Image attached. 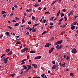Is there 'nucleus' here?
<instances>
[{
    "label": "nucleus",
    "mask_w": 78,
    "mask_h": 78,
    "mask_svg": "<svg viewBox=\"0 0 78 78\" xmlns=\"http://www.w3.org/2000/svg\"><path fill=\"white\" fill-rule=\"evenodd\" d=\"M28 50V48H25L23 49H22L21 51V53H23L25 52L26 51H27V50Z\"/></svg>",
    "instance_id": "f257e3e1"
},
{
    "label": "nucleus",
    "mask_w": 78,
    "mask_h": 78,
    "mask_svg": "<svg viewBox=\"0 0 78 78\" xmlns=\"http://www.w3.org/2000/svg\"><path fill=\"white\" fill-rule=\"evenodd\" d=\"M62 42V40H61L59 41H57L55 43V45H58V44H60Z\"/></svg>",
    "instance_id": "f03ea898"
},
{
    "label": "nucleus",
    "mask_w": 78,
    "mask_h": 78,
    "mask_svg": "<svg viewBox=\"0 0 78 78\" xmlns=\"http://www.w3.org/2000/svg\"><path fill=\"white\" fill-rule=\"evenodd\" d=\"M76 49L75 48L73 49L71 51L72 53H74V54H75V53H76Z\"/></svg>",
    "instance_id": "7ed1b4c3"
},
{
    "label": "nucleus",
    "mask_w": 78,
    "mask_h": 78,
    "mask_svg": "<svg viewBox=\"0 0 78 78\" xmlns=\"http://www.w3.org/2000/svg\"><path fill=\"white\" fill-rule=\"evenodd\" d=\"M74 12V11H73L72 10L70 12V13L68 14V16H70V15H73V12Z\"/></svg>",
    "instance_id": "20e7f679"
},
{
    "label": "nucleus",
    "mask_w": 78,
    "mask_h": 78,
    "mask_svg": "<svg viewBox=\"0 0 78 78\" xmlns=\"http://www.w3.org/2000/svg\"><path fill=\"white\" fill-rule=\"evenodd\" d=\"M42 58V57L41 56H37L34 58V59H41Z\"/></svg>",
    "instance_id": "39448f33"
},
{
    "label": "nucleus",
    "mask_w": 78,
    "mask_h": 78,
    "mask_svg": "<svg viewBox=\"0 0 78 78\" xmlns=\"http://www.w3.org/2000/svg\"><path fill=\"white\" fill-rule=\"evenodd\" d=\"M51 45V44L49 43H47L45 45V47H48L50 45Z\"/></svg>",
    "instance_id": "423d86ee"
},
{
    "label": "nucleus",
    "mask_w": 78,
    "mask_h": 78,
    "mask_svg": "<svg viewBox=\"0 0 78 78\" xmlns=\"http://www.w3.org/2000/svg\"><path fill=\"white\" fill-rule=\"evenodd\" d=\"M77 22H78L77 21L71 23V26H73V25H75L76 24V23H77Z\"/></svg>",
    "instance_id": "0eeeda50"
},
{
    "label": "nucleus",
    "mask_w": 78,
    "mask_h": 78,
    "mask_svg": "<svg viewBox=\"0 0 78 78\" xmlns=\"http://www.w3.org/2000/svg\"><path fill=\"white\" fill-rule=\"evenodd\" d=\"M60 12H61V10H58V12L57 13L56 15V17H58L59 15V14H60Z\"/></svg>",
    "instance_id": "6e6552de"
},
{
    "label": "nucleus",
    "mask_w": 78,
    "mask_h": 78,
    "mask_svg": "<svg viewBox=\"0 0 78 78\" xmlns=\"http://www.w3.org/2000/svg\"><path fill=\"white\" fill-rule=\"evenodd\" d=\"M21 41H19V40H17V42L16 43V44H21Z\"/></svg>",
    "instance_id": "1a4fd4ad"
},
{
    "label": "nucleus",
    "mask_w": 78,
    "mask_h": 78,
    "mask_svg": "<svg viewBox=\"0 0 78 78\" xmlns=\"http://www.w3.org/2000/svg\"><path fill=\"white\" fill-rule=\"evenodd\" d=\"M54 50V48H52L50 50H49V53H51L52 52V51Z\"/></svg>",
    "instance_id": "9d476101"
},
{
    "label": "nucleus",
    "mask_w": 78,
    "mask_h": 78,
    "mask_svg": "<svg viewBox=\"0 0 78 78\" xmlns=\"http://www.w3.org/2000/svg\"><path fill=\"white\" fill-rule=\"evenodd\" d=\"M7 62H8V60H6L5 58L3 61L4 63H5V64H6V63H7Z\"/></svg>",
    "instance_id": "9b49d317"
},
{
    "label": "nucleus",
    "mask_w": 78,
    "mask_h": 78,
    "mask_svg": "<svg viewBox=\"0 0 78 78\" xmlns=\"http://www.w3.org/2000/svg\"><path fill=\"white\" fill-rule=\"evenodd\" d=\"M12 53V51H10L7 54V55H8V56L11 55Z\"/></svg>",
    "instance_id": "f8f14e48"
},
{
    "label": "nucleus",
    "mask_w": 78,
    "mask_h": 78,
    "mask_svg": "<svg viewBox=\"0 0 78 78\" xmlns=\"http://www.w3.org/2000/svg\"><path fill=\"white\" fill-rule=\"evenodd\" d=\"M32 66H34L35 68H37V65L36 64H32Z\"/></svg>",
    "instance_id": "ddd939ff"
},
{
    "label": "nucleus",
    "mask_w": 78,
    "mask_h": 78,
    "mask_svg": "<svg viewBox=\"0 0 78 78\" xmlns=\"http://www.w3.org/2000/svg\"><path fill=\"white\" fill-rule=\"evenodd\" d=\"M27 67H28V69H31V66L30 65H27Z\"/></svg>",
    "instance_id": "4468645a"
},
{
    "label": "nucleus",
    "mask_w": 78,
    "mask_h": 78,
    "mask_svg": "<svg viewBox=\"0 0 78 78\" xmlns=\"http://www.w3.org/2000/svg\"><path fill=\"white\" fill-rule=\"evenodd\" d=\"M5 58L4 57H3L2 58L1 60V62H3L4 61V60H5Z\"/></svg>",
    "instance_id": "2eb2a0df"
},
{
    "label": "nucleus",
    "mask_w": 78,
    "mask_h": 78,
    "mask_svg": "<svg viewBox=\"0 0 78 78\" xmlns=\"http://www.w3.org/2000/svg\"><path fill=\"white\" fill-rule=\"evenodd\" d=\"M6 51L7 53H8V52H9V51H10V49L9 48V49H6Z\"/></svg>",
    "instance_id": "dca6fc26"
},
{
    "label": "nucleus",
    "mask_w": 78,
    "mask_h": 78,
    "mask_svg": "<svg viewBox=\"0 0 78 78\" xmlns=\"http://www.w3.org/2000/svg\"><path fill=\"white\" fill-rule=\"evenodd\" d=\"M32 10L31 9H27V10L26 11L27 12H31L32 11Z\"/></svg>",
    "instance_id": "f3484780"
},
{
    "label": "nucleus",
    "mask_w": 78,
    "mask_h": 78,
    "mask_svg": "<svg viewBox=\"0 0 78 78\" xmlns=\"http://www.w3.org/2000/svg\"><path fill=\"white\" fill-rule=\"evenodd\" d=\"M75 28V26H72L71 27V30H74Z\"/></svg>",
    "instance_id": "a211bd4d"
},
{
    "label": "nucleus",
    "mask_w": 78,
    "mask_h": 78,
    "mask_svg": "<svg viewBox=\"0 0 78 78\" xmlns=\"http://www.w3.org/2000/svg\"><path fill=\"white\" fill-rule=\"evenodd\" d=\"M30 53H34L36 51H30Z\"/></svg>",
    "instance_id": "6ab92c4d"
},
{
    "label": "nucleus",
    "mask_w": 78,
    "mask_h": 78,
    "mask_svg": "<svg viewBox=\"0 0 78 78\" xmlns=\"http://www.w3.org/2000/svg\"><path fill=\"white\" fill-rule=\"evenodd\" d=\"M66 66V63L64 62V63H62V66L65 67Z\"/></svg>",
    "instance_id": "aec40b11"
},
{
    "label": "nucleus",
    "mask_w": 78,
    "mask_h": 78,
    "mask_svg": "<svg viewBox=\"0 0 78 78\" xmlns=\"http://www.w3.org/2000/svg\"><path fill=\"white\" fill-rule=\"evenodd\" d=\"M56 69V67H55V65H54L52 66V70H54V69Z\"/></svg>",
    "instance_id": "412c9836"
},
{
    "label": "nucleus",
    "mask_w": 78,
    "mask_h": 78,
    "mask_svg": "<svg viewBox=\"0 0 78 78\" xmlns=\"http://www.w3.org/2000/svg\"><path fill=\"white\" fill-rule=\"evenodd\" d=\"M70 75L71 76H74V74L71 73L70 74Z\"/></svg>",
    "instance_id": "4be33fe9"
},
{
    "label": "nucleus",
    "mask_w": 78,
    "mask_h": 78,
    "mask_svg": "<svg viewBox=\"0 0 78 78\" xmlns=\"http://www.w3.org/2000/svg\"><path fill=\"white\" fill-rule=\"evenodd\" d=\"M23 69H27V67L26 66L23 65Z\"/></svg>",
    "instance_id": "5701e85b"
},
{
    "label": "nucleus",
    "mask_w": 78,
    "mask_h": 78,
    "mask_svg": "<svg viewBox=\"0 0 78 78\" xmlns=\"http://www.w3.org/2000/svg\"><path fill=\"white\" fill-rule=\"evenodd\" d=\"M62 48V45H61L60 46V47H59L58 48H57V50H59Z\"/></svg>",
    "instance_id": "b1692460"
},
{
    "label": "nucleus",
    "mask_w": 78,
    "mask_h": 78,
    "mask_svg": "<svg viewBox=\"0 0 78 78\" xmlns=\"http://www.w3.org/2000/svg\"><path fill=\"white\" fill-rule=\"evenodd\" d=\"M5 55H6V54H3L1 57V58H2L4 56H5Z\"/></svg>",
    "instance_id": "393cba45"
},
{
    "label": "nucleus",
    "mask_w": 78,
    "mask_h": 78,
    "mask_svg": "<svg viewBox=\"0 0 78 78\" xmlns=\"http://www.w3.org/2000/svg\"><path fill=\"white\" fill-rule=\"evenodd\" d=\"M54 18V17H52L51 18H50V22H51V21H52V20H53V18Z\"/></svg>",
    "instance_id": "a878e982"
},
{
    "label": "nucleus",
    "mask_w": 78,
    "mask_h": 78,
    "mask_svg": "<svg viewBox=\"0 0 78 78\" xmlns=\"http://www.w3.org/2000/svg\"><path fill=\"white\" fill-rule=\"evenodd\" d=\"M9 32H7L5 33V35H6L7 36H8V35H9Z\"/></svg>",
    "instance_id": "bb28decb"
},
{
    "label": "nucleus",
    "mask_w": 78,
    "mask_h": 78,
    "mask_svg": "<svg viewBox=\"0 0 78 78\" xmlns=\"http://www.w3.org/2000/svg\"><path fill=\"white\" fill-rule=\"evenodd\" d=\"M55 68H58V66H59V65L57 64L56 65H55Z\"/></svg>",
    "instance_id": "cd10ccee"
},
{
    "label": "nucleus",
    "mask_w": 78,
    "mask_h": 78,
    "mask_svg": "<svg viewBox=\"0 0 78 78\" xmlns=\"http://www.w3.org/2000/svg\"><path fill=\"white\" fill-rule=\"evenodd\" d=\"M22 23H25V20L24 18H23L22 20Z\"/></svg>",
    "instance_id": "c85d7f7f"
},
{
    "label": "nucleus",
    "mask_w": 78,
    "mask_h": 78,
    "mask_svg": "<svg viewBox=\"0 0 78 78\" xmlns=\"http://www.w3.org/2000/svg\"><path fill=\"white\" fill-rule=\"evenodd\" d=\"M32 20H34L36 18H35V17L34 16H32Z\"/></svg>",
    "instance_id": "c756f323"
},
{
    "label": "nucleus",
    "mask_w": 78,
    "mask_h": 78,
    "mask_svg": "<svg viewBox=\"0 0 78 78\" xmlns=\"http://www.w3.org/2000/svg\"><path fill=\"white\" fill-rule=\"evenodd\" d=\"M19 25V23H16L14 24V26H18Z\"/></svg>",
    "instance_id": "7c9ffc66"
},
{
    "label": "nucleus",
    "mask_w": 78,
    "mask_h": 78,
    "mask_svg": "<svg viewBox=\"0 0 78 78\" xmlns=\"http://www.w3.org/2000/svg\"><path fill=\"white\" fill-rule=\"evenodd\" d=\"M39 24H40V23H39L38 24H35L33 25V26L34 27H36V26L38 25H39Z\"/></svg>",
    "instance_id": "2f4dec72"
},
{
    "label": "nucleus",
    "mask_w": 78,
    "mask_h": 78,
    "mask_svg": "<svg viewBox=\"0 0 78 78\" xmlns=\"http://www.w3.org/2000/svg\"><path fill=\"white\" fill-rule=\"evenodd\" d=\"M46 22V20H44L43 21H42V23H45Z\"/></svg>",
    "instance_id": "473e14b6"
},
{
    "label": "nucleus",
    "mask_w": 78,
    "mask_h": 78,
    "mask_svg": "<svg viewBox=\"0 0 78 78\" xmlns=\"http://www.w3.org/2000/svg\"><path fill=\"white\" fill-rule=\"evenodd\" d=\"M27 60V59H24L23 60H22L21 62H24V61H26Z\"/></svg>",
    "instance_id": "72a5a7b5"
},
{
    "label": "nucleus",
    "mask_w": 78,
    "mask_h": 78,
    "mask_svg": "<svg viewBox=\"0 0 78 78\" xmlns=\"http://www.w3.org/2000/svg\"><path fill=\"white\" fill-rule=\"evenodd\" d=\"M2 14H6V12H5V11H3L2 12Z\"/></svg>",
    "instance_id": "f704fd0d"
},
{
    "label": "nucleus",
    "mask_w": 78,
    "mask_h": 78,
    "mask_svg": "<svg viewBox=\"0 0 78 78\" xmlns=\"http://www.w3.org/2000/svg\"><path fill=\"white\" fill-rule=\"evenodd\" d=\"M39 4H35L34 5V6H35V7H36L37 6H39Z\"/></svg>",
    "instance_id": "c9c22d12"
},
{
    "label": "nucleus",
    "mask_w": 78,
    "mask_h": 78,
    "mask_svg": "<svg viewBox=\"0 0 78 78\" xmlns=\"http://www.w3.org/2000/svg\"><path fill=\"white\" fill-rule=\"evenodd\" d=\"M64 16V14L63 13H62L61 14V16L62 17H63V16Z\"/></svg>",
    "instance_id": "e433bc0d"
},
{
    "label": "nucleus",
    "mask_w": 78,
    "mask_h": 78,
    "mask_svg": "<svg viewBox=\"0 0 78 78\" xmlns=\"http://www.w3.org/2000/svg\"><path fill=\"white\" fill-rule=\"evenodd\" d=\"M63 19H64V18H62L59 20V22H62V20H63Z\"/></svg>",
    "instance_id": "4c0bfd02"
},
{
    "label": "nucleus",
    "mask_w": 78,
    "mask_h": 78,
    "mask_svg": "<svg viewBox=\"0 0 78 78\" xmlns=\"http://www.w3.org/2000/svg\"><path fill=\"white\" fill-rule=\"evenodd\" d=\"M52 64H55L56 63V62H55V61H53L52 62Z\"/></svg>",
    "instance_id": "58836bf2"
},
{
    "label": "nucleus",
    "mask_w": 78,
    "mask_h": 78,
    "mask_svg": "<svg viewBox=\"0 0 78 78\" xmlns=\"http://www.w3.org/2000/svg\"><path fill=\"white\" fill-rule=\"evenodd\" d=\"M46 33V31H44L42 34V35H44Z\"/></svg>",
    "instance_id": "ea45409f"
},
{
    "label": "nucleus",
    "mask_w": 78,
    "mask_h": 78,
    "mask_svg": "<svg viewBox=\"0 0 78 78\" xmlns=\"http://www.w3.org/2000/svg\"><path fill=\"white\" fill-rule=\"evenodd\" d=\"M66 32H65V31H63L62 33V34H65V33Z\"/></svg>",
    "instance_id": "a19ab883"
},
{
    "label": "nucleus",
    "mask_w": 78,
    "mask_h": 78,
    "mask_svg": "<svg viewBox=\"0 0 78 78\" xmlns=\"http://www.w3.org/2000/svg\"><path fill=\"white\" fill-rule=\"evenodd\" d=\"M64 18L65 19V21H67V17H66V16L64 17Z\"/></svg>",
    "instance_id": "79ce46f5"
},
{
    "label": "nucleus",
    "mask_w": 78,
    "mask_h": 78,
    "mask_svg": "<svg viewBox=\"0 0 78 78\" xmlns=\"http://www.w3.org/2000/svg\"><path fill=\"white\" fill-rule=\"evenodd\" d=\"M62 11H63V12H66V10L65 9H64L62 10Z\"/></svg>",
    "instance_id": "37998d69"
},
{
    "label": "nucleus",
    "mask_w": 78,
    "mask_h": 78,
    "mask_svg": "<svg viewBox=\"0 0 78 78\" xmlns=\"http://www.w3.org/2000/svg\"><path fill=\"white\" fill-rule=\"evenodd\" d=\"M7 28H9L10 29H12V27L10 26H8Z\"/></svg>",
    "instance_id": "c03bdc74"
},
{
    "label": "nucleus",
    "mask_w": 78,
    "mask_h": 78,
    "mask_svg": "<svg viewBox=\"0 0 78 78\" xmlns=\"http://www.w3.org/2000/svg\"><path fill=\"white\" fill-rule=\"evenodd\" d=\"M49 14V12H47L44 13V14Z\"/></svg>",
    "instance_id": "a18cd8bd"
},
{
    "label": "nucleus",
    "mask_w": 78,
    "mask_h": 78,
    "mask_svg": "<svg viewBox=\"0 0 78 78\" xmlns=\"http://www.w3.org/2000/svg\"><path fill=\"white\" fill-rule=\"evenodd\" d=\"M32 32H36V30L35 29H33V30L32 31Z\"/></svg>",
    "instance_id": "49530a36"
},
{
    "label": "nucleus",
    "mask_w": 78,
    "mask_h": 78,
    "mask_svg": "<svg viewBox=\"0 0 78 78\" xmlns=\"http://www.w3.org/2000/svg\"><path fill=\"white\" fill-rule=\"evenodd\" d=\"M50 25H53V23L51 22L50 23V24H49Z\"/></svg>",
    "instance_id": "de8ad7c7"
},
{
    "label": "nucleus",
    "mask_w": 78,
    "mask_h": 78,
    "mask_svg": "<svg viewBox=\"0 0 78 78\" xmlns=\"http://www.w3.org/2000/svg\"><path fill=\"white\" fill-rule=\"evenodd\" d=\"M31 22L30 21H29L28 22V24H29V25H31Z\"/></svg>",
    "instance_id": "09e8293b"
},
{
    "label": "nucleus",
    "mask_w": 78,
    "mask_h": 78,
    "mask_svg": "<svg viewBox=\"0 0 78 78\" xmlns=\"http://www.w3.org/2000/svg\"><path fill=\"white\" fill-rule=\"evenodd\" d=\"M15 75V74H12L11 75V76L12 77H13V76H14Z\"/></svg>",
    "instance_id": "8fccbe9b"
},
{
    "label": "nucleus",
    "mask_w": 78,
    "mask_h": 78,
    "mask_svg": "<svg viewBox=\"0 0 78 78\" xmlns=\"http://www.w3.org/2000/svg\"><path fill=\"white\" fill-rule=\"evenodd\" d=\"M44 76H45V74H44L41 75V76H42V77H44Z\"/></svg>",
    "instance_id": "3c124183"
},
{
    "label": "nucleus",
    "mask_w": 78,
    "mask_h": 78,
    "mask_svg": "<svg viewBox=\"0 0 78 78\" xmlns=\"http://www.w3.org/2000/svg\"><path fill=\"white\" fill-rule=\"evenodd\" d=\"M3 37V35L1 34V35L0 36V39H1Z\"/></svg>",
    "instance_id": "603ef678"
},
{
    "label": "nucleus",
    "mask_w": 78,
    "mask_h": 78,
    "mask_svg": "<svg viewBox=\"0 0 78 78\" xmlns=\"http://www.w3.org/2000/svg\"><path fill=\"white\" fill-rule=\"evenodd\" d=\"M54 37H52L51 39V41H53V40H54Z\"/></svg>",
    "instance_id": "864d4df0"
},
{
    "label": "nucleus",
    "mask_w": 78,
    "mask_h": 78,
    "mask_svg": "<svg viewBox=\"0 0 78 78\" xmlns=\"http://www.w3.org/2000/svg\"><path fill=\"white\" fill-rule=\"evenodd\" d=\"M69 59V57L67 56L66 57V59L67 60H68Z\"/></svg>",
    "instance_id": "5fc2aeb1"
},
{
    "label": "nucleus",
    "mask_w": 78,
    "mask_h": 78,
    "mask_svg": "<svg viewBox=\"0 0 78 78\" xmlns=\"http://www.w3.org/2000/svg\"><path fill=\"white\" fill-rule=\"evenodd\" d=\"M15 8H17V5H15L14 6Z\"/></svg>",
    "instance_id": "6e6d98bb"
},
{
    "label": "nucleus",
    "mask_w": 78,
    "mask_h": 78,
    "mask_svg": "<svg viewBox=\"0 0 78 78\" xmlns=\"http://www.w3.org/2000/svg\"><path fill=\"white\" fill-rule=\"evenodd\" d=\"M32 11H33V12H34H34H36V10H34V9H33L32 10Z\"/></svg>",
    "instance_id": "4d7b16f0"
},
{
    "label": "nucleus",
    "mask_w": 78,
    "mask_h": 78,
    "mask_svg": "<svg viewBox=\"0 0 78 78\" xmlns=\"http://www.w3.org/2000/svg\"><path fill=\"white\" fill-rule=\"evenodd\" d=\"M57 48H59V45H57L56 46V49L57 50H58Z\"/></svg>",
    "instance_id": "13d9d810"
},
{
    "label": "nucleus",
    "mask_w": 78,
    "mask_h": 78,
    "mask_svg": "<svg viewBox=\"0 0 78 78\" xmlns=\"http://www.w3.org/2000/svg\"><path fill=\"white\" fill-rule=\"evenodd\" d=\"M29 58H30V55H28L27 56V59H29Z\"/></svg>",
    "instance_id": "bf43d9fd"
},
{
    "label": "nucleus",
    "mask_w": 78,
    "mask_h": 78,
    "mask_svg": "<svg viewBox=\"0 0 78 78\" xmlns=\"http://www.w3.org/2000/svg\"><path fill=\"white\" fill-rule=\"evenodd\" d=\"M26 29H27V30H29L30 29V27H27L26 28Z\"/></svg>",
    "instance_id": "052dcab7"
},
{
    "label": "nucleus",
    "mask_w": 78,
    "mask_h": 78,
    "mask_svg": "<svg viewBox=\"0 0 78 78\" xmlns=\"http://www.w3.org/2000/svg\"><path fill=\"white\" fill-rule=\"evenodd\" d=\"M59 66H61V67L62 66V64L61 63H59Z\"/></svg>",
    "instance_id": "680f3d73"
},
{
    "label": "nucleus",
    "mask_w": 78,
    "mask_h": 78,
    "mask_svg": "<svg viewBox=\"0 0 78 78\" xmlns=\"http://www.w3.org/2000/svg\"><path fill=\"white\" fill-rule=\"evenodd\" d=\"M38 2L39 3H40L41 2V0H38Z\"/></svg>",
    "instance_id": "e2e57ef3"
},
{
    "label": "nucleus",
    "mask_w": 78,
    "mask_h": 78,
    "mask_svg": "<svg viewBox=\"0 0 78 78\" xmlns=\"http://www.w3.org/2000/svg\"><path fill=\"white\" fill-rule=\"evenodd\" d=\"M27 35H28L29 34V32H27L26 33Z\"/></svg>",
    "instance_id": "0e129e2a"
},
{
    "label": "nucleus",
    "mask_w": 78,
    "mask_h": 78,
    "mask_svg": "<svg viewBox=\"0 0 78 78\" xmlns=\"http://www.w3.org/2000/svg\"><path fill=\"white\" fill-rule=\"evenodd\" d=\"M66 27V25L62 26V28H64Z\"/></svg>",
    "instance_id": "69168bd1"
},
{
    "label": "nucleus",
    "mask_w": 78,
    "mask_h": 78,
    "mask_svg": "<svg viewBox=\"0 0 78 78\" xmlns=\"http://www.w3.org/2000/svg\"><path fill=\"white\" fill-rule=\"evenodd\" d=\"M14 9H15V8H14V7H13L12 8V10H14Z\"/></svg>",
    "instance_id": "338daca9"
},
{
    "label": "nucleus",
    "mask_w": 78,
    "mask_h": 78,
    "mask_svg": "<svg viewBox=\"0 0 78 78\" xmlns=\"http://www.w3.org/2000/svg\"><path fill=\"white\" fill-rule=\"evenodd\" d=\"M35 78H41V77L39 76H38V77L36 76V77H35Z\"/></svg>",
    "instance_id": "774afa93"
}]
</instances>
